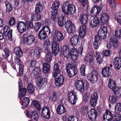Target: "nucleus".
Here are the masks:
<instances>
[{"label": "nucleus", "mask_w": 121, "mask_h": 121, "mask_svg": "<svg viewBox=\"0 0 121 121\" xmlns=\"http://www.w3.org/2000/svg\"><path fill=\"white\" fill-rule=\"evenodd\" d=\"M64 78L61 75H60L57 78H55V84L57 86L60 87L63 84Z\"/></svg>", "instance_id": "nucleus-24"}, {"label": "nucleus", "mask_w": 121, "mask_h": 121, "mask_svg": "<svg viewBox=\"0 0 121 121\" xmlns=\"http://www.w3.org/2000/svg\"><path fill=\"white\" fill-rule=\"evenodd\" d=\"M86 26L83 25L79 28V34L81 37L82 38L84 37L86 34Z\"/></svg>", "instance_id": "nucleus-30"}, {"label": "nucleus", "mask_w": 121, "mask_h": 121, "mask_svg": "<svg viewBox=\"0 0 121 121\" xmlns=\"http://www.w3.org/2000/svg\"><path fill=\"white\" fill-rule=\"evenodd\" d=\"M115 36L119 38H121V29L116 30L115 31Z\"/></svg>", "instance_id": "nucleus-60"}, {"label": "nucleus", "mask_w": 121, "mask_h": 121, "mask_svg": "<svg viewBox=\"0 0 121 121\" xmlns=\"http://www.w3.org/2000/svg\"><path fill=\"white\" fill-rule=\"evenodd\" d=\"M86 65H82L80 67V71L82 75L83 76H85V71Z\"/></svg>", "instance_id": "nucleus-49"}, {"label": "nucleus", "mask_w": 121, "mask_h": 121, "mask_svg": "<svg viewBox=\"0 0 121 121\" xmlns=\"http://www.w3.org/2000/svg\"><path fill=\"white\" fill-rule=\"evenodd\" d=\"M19 89V97L21 100L22 99V98L24 96L26 93V88H23L20 90V88L22 87V83L21 80L20 79L18 83Z\"/></svg>", "instance_id": "nucleus-12"}, {"label": "nucleus", "mask_w": 121, "mask_h": 121, "mask_svg": "<svg viewBox=\"0 0 121 121\" xmlns=\"http://www.w3.org/2000/svg\"><path fill=\"white\" fill-rule=\"evenodd\" d=\"M119 112H117L113 117V121H119L121 120V115Z\"/></svg>", "instance_id": "nucleus-45"}, {"label": "nucleus", "mask_w": 121, "mask_h": 121, "mask_svg": "<svg viewBox=\"0 0 121 121\" xmlns=\"http://www.w3.org/2000/svg\"><path fill=\"white\" fill-rule=\"evenodd\" d=\"M26 115L28 117L30 118L32 120H34L35 121H37L38 119V115L37 112L35 110L33 111L31 113L27 112Z\"/></svg>", "instance_id": "nucleus-16"}, {"label": "nucleus", "mask_w": 121, "mask_h": 121, "mask_svg": "<svg viewBox=\"0 0 121 121\" xmlns=\"http://www.w3.org/2000/svg\"><path fill=\"white\" fill-rule=\"evenodd\" d=\"M14 52L16 55L19 57H21L23 56L22 52L19 47H16L15 48Z\"/></svg>", "instance_id": "nucleus-37"}, {"label": "nucleus", "mask_w": 121, "mask_h": 121, "mask_svg": "<svg viewBox=\"0 0 121 121\" xmlns=\"http://www.w3.org/2000/svg\"><path fill=\"white\" fill-rule=\"evenodd\" d=\"M103 58V56L101 53L99 56L96 57V60L97 62L99 64H101L102 62V59Z\"/></svg>", "instance_id": "nucleus-55"}, {"label": "nucleus", "mask_w": 121, "mask_h": 121, "mask_svg": "<svg viewBox=\"0 0 121 121\" xmlns=\"http://www.w3.org/2000/svg\"><path fill=\"white\" fill-rule=\"evenodd\" d=\"M14 61L15 63L17 65H19V72L20 75L23 74V65L22 63L19 58L16 57L14 59Z\"/></svg>", "instance_id": "nucleus-19"}, {"label": "nucleus", "mask_w": 121, "mask_h": 121, "mask_svg": "<svg viewBox=\"0 0 121 121\" xmlns=\"http://www.w3.org/2000/svg\"><path fill=\"white\" fill-rule=\"evenodd\" d=\"M67 67H66V69L67 71V74L68 76L70 77H72L74 76V74H72V72L70 71V70L69 69H67Z\"/></svg>", "instance_id": "nucleus-63"}, {"label": "nucleus", "mask_w": 121, "mask_h": 121, "mask_svg": "<svg viewBox=\"0 0 121 121\" xmlns=\"http://www.w3.org/2000/svg\"><path fill=\"white\" fill-rule=\"evenodd\" d=\"M43 9V7L42 4L38 2L36 4L35 7V13H38L41 12Z\"/></svg>", "instance_id": "nucleus-36"}, {"label": "nucleus", "mask_w": 121, "mask_h": 121, "mask_svg": "<svg viewBox=\"0 0 121 121\" xmlns=\"http://www.w3.org/2000/svg\"><path fill=\"white\" fill-rule=\"evenodd\" d=\"M118 41L114 36H112L110 39L109 42L107 44V47L110 49L112 46L116 47L118 45Z\"/></svg>", "instance_id": "nucleus-11"}, {"label": "nucleus", "mask_w": 121, "mask_h": 121, "mask_svg": "<svg viewBox=\"0 0 121 121\" xmlns=\"http://www.w3.org/2000/svg\"><path fill=\"white\" fill-rule=\"evenodd\" d=\"M22 104L23 106H26L29 103L30 100L27 97H25L23 99L22 98Z\"/></svg>", "instance_id": "nucleus-46"}, {"label": "nucleus", "mask_w": 121, "mask_h": 121, "mask_svg": "<svg viewBox=\"0 0 121 121\" xmlns=\"http://www.w3.org/2000/svg\"><path fill=\"white\" fill-rule=\"evenodd\" d=\"M88 15L84 14H82L79 18V20L82 24L84 25L86 24L88 22Z\"/></svg>", "instance_id": "nucleus-29"}, {"label": "nucleus", "mask_w": 121, "mask_h": 121, "mask_svg": "<svg viewBox=\"0 0 121 121\" xmlns=\"http://www.w3.org/2000/svg\"><path fill=\"white\" fill-rule=\"evenodd\" d=\"M70 71L72 73V74H74V75H76L77 73L78 69L76 67H73L69 69Z\"/></svg>", "instance_id": "nucleus-54"}, {"label": "nucleus", "mask_w": 121, "mask_h": 121, "mask_svg": "<svg viewBox=\"0 0 121 121\" xmlns=\"http://www.w3.org/2000/svg\"><path fill=\"white\" fill-rule=\"evenodd\" d=\"M100 21L98 17L94 18L90 22V25L92 27H95L98 26L99 24Z\"/></svg>", "instance_id": "nucleus-27"}, {"label": "nucleus", "mask_w": 121, "mask_h": 121, "mask_svg": "<svg viewBox=\"0 0 121 121\" xmlns=\"http://www.w3.org/2000/svg\"><path fill=\"white\" fill-rule=\"evenodd\" d=\"M34 106H35L38 110L41 109V107L40 104L36 100H34L33 102Z\"/></svg>", "instance_id": "nucleus-51"}, {"label": "nucleus", "mask_w": 121, "mask_h": 121, "mask_svg": "<svg viewBox=\"0 0 121 121\" xmlns=\"http://www.w3.org/2000/svg\"><path fill=\"white\" fill-rule=\"evenodd\" d=\"M26 23L22 21H19L17 23V27L20 33H22L26 31Z\"/></svg>", "instance_id": "nucleus-8"}, {"label": "nucleus", "mask_w": 121, "mask_h": 121, "mask_svg": "<svg viewBox=\"0 0 121 121\" xmlns=\"http://www.w3.org/2000/svg\"><path fill=\"white\" fill-rule=\"evenodd\" d=\"M101 39L98 36H95L93 45L95 49H98L101 43Z\"/></svg>", "instance_id": "nucleus-31"}, {"label": "nucleus", "mask_w": 121, "mask_h": 121, "mask_svg": "<svg viewBox=\"0 0 121 121\" xmlns=\"http://www.w3.org/2000/svg\"><path fill=\"white\" fill-rule=\"evenodd\" d=\"M52 54L50 52H48L46 54L45 57V61L48 63H50L52 58Z\"/></svg>", "instance_id": "nucleus-41"}, {"label": "nucleus", "mask_w": 121, "mask_h": 121, "mask_svg": "<svg viewBox=\"0 0 121 121\" xmlns=\"http://www.w3.org/2000/svg\"><path fill=\"white\" fill-rule=\"evenodd\" d=\"M101 8L99 7H94L91 9L90 11V14L92 16H96L99 13Z\"/></svg>", "instance_id": "nucleus-21"}, {"label": "nucleus", "mask_w": 121, "mask_h": 121, "mask_svg": "<svg viewBox=\"0 0 121 121\" xmlns=\"http://www.w3.org/2000/svg\"><path fill=\"white\" fill-rule=\"evenodd\" d=\"M91 96L90 104L92 106L94 107L97 104L98 96L97 93L95 92H94L92 93Z\"/></svg>", "instance_id": "nucleus-10"}, {"label": "nucleus", "mask_w": 121, "mask_h": 121, "mask_svg": "<svg viewBox=\"0 0 121 121\" xmlns=\"http://www.w3.org/2000/svg\"><path fill=\"white\" fill-rule=\"evenodd\" d=\"M15 21L13 17H11L9 21V24L10 26L13 25L15 24Z\"/></svg>", "instance_id": "nucleus-62"}, {"label": "nucleus", "mask_w": 121, "mask_h": 121, "mask_svg": "<svg viewBox=\"0 0 121 121\" xmlns=\"http://www.w3.org/2000/svg\"><path fill=\"white\" fill-rule=\"evenodd\" d=\"M115 95L117 97H119L121 96V93L120 92V90L119 88H118L117 89L113 91Z\"/></svg>", "instance_id": "nucleus-58"}, {"label": "nucleus", "mask_w": 121, "mask_h": 121, "mask_svg": "<svg viewBox=\"0 0 121 121\" xmlns=\"http://www.w3.org/2000/svg\"><path fill=\"white\" fill-rule=\"evenodd\" d=\"M109 100L110 102L112 104H115L117 101V99L116 97L114 95L110 96L109 97Z\"/></svg>", "instance_id": "nucleus-48"}, {"label": "nucleus", "mask_w": 121, "mask_h": 121, "mask_svg": "<svg viewBox=\"0 0 121 121\" xmlns=\"http://www.w3.org/2000/svg\"><path fill=\"white\" fill-rule=\"evenodd\" d=\"M68 99L69 102L71 104L74 105L76 104L77 98L74 91H72L68 92Z\"/></svg>", "instance_id": "nucleus-3"}, {"label": "nucleus", "mask_w": 121, "mask_h": 121, "mask_svg": "<svg viewBox=\"0 0 121 121\" xmlns=\"http://www.w3.org/2000/svg\"><path fill=\"white\" fill-rule=\"evenodd\" d=\"M54 13H55V14H54V13H52V14L51 18L52 19L55 21L57 20L58 16L57 15L56 13V11H54Z\"/></svg>", "instance_id": "nucleus-61"}, {"label": "nucleus", "mask_w": 121, "mask_h": 121, "mask_svg": "<svg viewBox=\"0 0 121 121\" xmlns=\"http://www.w3.org/2000/svg\"><path fill=\"white\" fill-rule=\"evenodd\" d=\"M43 71L44 73L47 74L49 73L50 65L46 63H43Z\"/></svg>", "instance_id": "nucleus-33"}, {"label": "nucleus", "mask_w": 121, "mask_h": 121, "mask_svg": "<svg viewBox=\"0 0 121 121\" xmlns=\"http://www.w3.org/2000/svg\"><path fill=\"white\" fill-rule=\"evenodd\" d=\"M76 7L73 4L69 5L67 8V11L65 12V14H71L76 12Z\"/></svg>", "instance_id": "nucleus-25"}, {"label": "nucleus", "mask_w": 121, "mask_h": 121, "mask_svg": "<svg viewBox=\"0 0 121 121\" xmlns=\"http://www.w3.org/2000/svg\"><path fill=\"white\" fill-rule=\"evenodd\" d=\"M88 115L91 121H95L96 120L97 117V112L95 109H91L88 112Z\"/></svg>", "instance_id": "nucleus-15"}, {"label": "nucleus", "mask_w": 121, "mask_h": 121, "mask_svg": "<svg viewBox=\"0 0 121 121\" xmlns=\"http://www.w3.org/2000/svg\"><path fill=\"white\" fill-rule=\"evenodd\" d=\"M35 37L33 35H29L26 38L23 37L22 41L23 43L26 42L28 45H30L34 42L35 40Z\"/></svg>", "instance_id": "nucleus-14"}, {"label": "nucleus", "mask_w": 121, "mask_h": 121, "mask_svg": "<svg viewBox=\"0 0 121 121\" xmlns=\"http://www.w3.org/2000/svg\"><path fill=\"white\" fill-rule=\"evenodd\" d=\"M109 87L113 91H115L117 88L116 83L112 79H109L108 83Z\"/></svg>", "instance_id": "nucleus-32"}, {"label": "nucleus", "mask_w": 121, "mask_h": 121, "mask_svg": "<svg viewBox=\"0 0 121 121\" xmlns=\"http://www.w3.org/2000/svg\"><path fill=\"white\" fill-rule=\"evenodd\" d=\"M35 78L36 83L39 89H40L44 84L45 79L41 77L40 75L37 77H35Z\"/></svg>", "instance_id": "nucleus-20"}, {"label": "nucleus", "mask_w": 121, "mask_h": 121, "mask_svg": "<svg viewBox=\"0 0 121 121\" xmlns=\"http://www.w3.org/2000/svg\"><path fill=\"white\" fill-rule=\"evenodd\" d=\"M41 25V23L39 22H37L35 23L34 28L35 31H37L39 30Z\"/></svg>", "instance_id": "nucleus-57"}, {"label": "nucleus", "mask_w": 121, "mask_h": 121, "mask_svg": "<svg viewBox=\"0 0 121 121\" xmlns=\"http://www.w3.org/2000/svg\"><path fill=\"white\" fill-rule=\"evenodd\" d=\"M52 50L53 53L55 55H56L58 52L59 50V43L57 42L53 41L52 42Z\"/></svg>", "instance_id": "nucleus-22"}, {"label": "nucleus", "mask_w": 121, "mask_h": 121, "mask_svg": "<svg viewBox=\"0 0 121 121\" xmlns=\"http://www.w3.org/2000/svg\"><path fill=\"white\" fill-rule=\"evenodd\" d=\"M53 39L56 42H61L63 40L64 37L63 34L59 31H56L53 34Z\"/></svg>", "instance_id": "nucleus-4"}, {"label": "nucleus", "mask_w": 121, "mask_h": 121, "mask_svg": "<svg viewBox=\"0 0 121 121\" xmlns=\"http://www.w3.org/2000/svg\"><path fill=\"white\" fill-rule=\"evenodd\" d=\"M51 100L54 102L56 101L57 100V96L56 94L53 93L51 98Z\"/></svg>", "instance_id": "nucleus-59"}, {"label": "nucleus", "mask_w": 121, "mask_h": 121, "mask_svg": "<svg viewBox=\"0 0 121 121\" xmlns=\"http://www.w3.org/2000/svg\"><path fill=\"white\" fill-rule=\"evenodd\" d=\"M109 67L104 68L102 70V73L104 77H108L109 76L111 73L110 72Z\"/></svg>", "instance_id": "nucleus-34"}, {"label": "nucleus", "mask_w": 121, "mask_h": 121, "mask_svg": "<svg viewBox=\"0 0 121 121\" xmlns=\"http://www.w3.org/2000/svg\"><path fill=\"white\" fill-rule=\"evenodd\" d=\"M40 68L38 67H35L34 69L32 70V74L35 77H37L38 76L40 75Z\"/></svg>", "instance_id": "nucleus-40"}, {"label": "nucleus", "mask_w": 121, "mask_h": 121, "mask_svg": "<svg viewBox=\"0 0 121 121\" xmlns=\"http://www.w3.org/2000/svg\"><path fill=\"white\" fill-rule=\"evenodd\" d=\"M103 55L106 56H108L110 55V51L109 50H104L103 52Z\"/></svg>", "instance_id": "nucleus-64"}, {"label": "nucleus", "mask_w": 121, "mask_h": 121, "mask_svg": "<svg viewBox=\"0 0 121 121\" xmlns=\"http://www.w3.org/2000/svg\"><path fill=\"white\" fill-rule=\"evenodd\" d=\"M109 19L108 15L106 13L103 14L100 18V20L102 24H107Z\"/></svg>", "instance_id": "nucleus-28"}, {"label": "nucleus", "mask_w": 121, "mask_h": 121, "mask_svg": "<svg viewBox=\"0 0 121 121\" xmlns=\"http://www.w3.org/2000/svg\"><path fill=\"white\" fill-rule=\"evenodd\" d=\"M3 34L7 36L8 39L11 41L12 40V30H10L8 26H5L3 29Z\"/></svg>", "instance_id": "nucleus-13"}, {"label": "nucleus", "mask_w": 121, "mask_h": 121, "mask_svg": "<svg viewBox=\"0 0 121 121\" xmlns=\"http://www.w3.org/2000/svg\"><path fill=\"white\" fill-rule=\"evenodd\" d=\"M65 27L67 32L69 33H73L75 30L74 24L70 21H68L66 22Z\"/></svg>", "instance_id": "nucleus-7"}, {"label": "nucleus", "mask_w": 121, "mask_h": 121, "mask_svg": "<svg viewBox=\"0 0 121 121\" xmlns=\"http://www.w3.org/2000/svg\"><path fill=\"white\" fill-rule=\"evenodd\" d=\"M41 115L42 117L46 118L48 119L50 118V111L48 107H45L42 109Z\"/></svg>", "instance_id": "nucleus-18"}, {"label": "nucleus", "mask_w": 121, "mask_h": 121, "mask_svg": "<svg viewBox=\"0 0 121 121\" xmlns=\"http://www.w3.org/2000/svg\"><path fill=\"white\" fill-rule=\"evenodd\" d=\"M121 112V103H117L115 106V112Z\"/></svg>", "instance_id": "nucleus-47"}, {"label": "nucleus", "mask_w": 121, "mask_h": 121, "mask_svg": "<svg viewBox=\"0 0 121 121\" xmlns=\"http://www.w3.org/2000/svg\"><path fill=\"white\" fill-rule=\"evenodd\" d=\"M60 2L58 1H55L53 2L52 8L53 10H57L59 8Z\"/></svg>", "instance_id": "nucleus-39"}, {"label": "nucleus", "mask_w": 121, "mask_h": 121, "mask_svg": "<svg viewBox=\"0 0 121 121\" xmlns=\"http://www.w3.org/2000/svg\"><path fill=\"white\" fill-rule=\"evenodd\" d=\"M75 85L77 89L80 92H83L84 91V83L82 80H78L75 82Z\"/></svg>", "instance_id": "nucleus-9"}, {"label": "nucleus", "mask_w": 121, "mask_h": 121, "mask_svg": "<svg viewBox=\"0 0 121 121\" xmlns=\"http://www.w3.org/2000/svg\"><path fill=\"white\" fill-rule=\"evenodd\" d=\"M78 119L77 117L73 116H70L69 117L68 121H78Z\"/></svg>", "instance_id": "nucleus-56"}, {"label": "nucleus", "mask_w": 121, "mask_h": 121, "mask_svg": "<svg viewBox=\"0 0 121 121\" xmlns=\"http://www.w3.org/2000/svg\"><path fill=\"white\" fill-rule=\"evenodd\" d=\"M107 31V27L104 26H102L98 31V35L96 36H98L101 39H104L106 37Z\"/></svg>", "instance_id": "nucleus-6"}, {"label": "nucleus", "mask_w": 121, "mask_h": 121, "mask_svg": "<svg viewBox=\"0 0 121 121\" xmlns=\"http://www.w3.org/2000/svg\"><path fill=\"white\" fill-rule=\"evenodd\" d=\"M6 7V12L7 13H10L12 10L13 6L8 1H6L5 2Z\"/></svg>", "instance_id": "nucleus-38"}, {"label": "nucleus", "mask_w": 121, "mask_h": 121, "mask_svg": "<svg viewBox=\"0 0 121 121\" xmlns=\"http://www.w3.org/2000/svg\"><path fill=\"white\" fill-rule=\"evenodd\" d=\"M93 57L90 54L86 55L84 58V60L85 61H88L89 62L90 65H92L93 64Z\"/></svg>", "instance_id": "nucleus-42"}, {"label": "nucleus", "mask_w": 121, "mask_h": 121, "mask_svg": "<svg viewBox=\"0 0 121 121\" xmlns=\"http://www.w3.org/2000/svg\"><path fill=\"white\" fill-rule=\"evenodd\" d=\"M66 109L63 105H60L58 107L56 111L57 113L59 114H63L65 112Z\"/></svg>", "instance_id": "nucleus-35"}, {"label": "nucleus", "mask_w": 121, "mask_h": 121, "mask_svg": "<svg viewBox=\"0 0 121 121\" xmlns=\"http://www.w3.org/2000/svg\"><path fill=\"white\" fill-rule=\"evenodd\" d=\"M70 49L69 47L66 45H64L63 48V55L65 57H68L69 55L78 54V52L77 49L73 48L70 52Z\"/></svg>", "instance_id": "nucleus-1"}, {"label": "nucleus", "mask_w": 121, "mask_h": 121, "mask_svg": "<svg viewBox=\"0 0 121 121\" xmlns=\"http://www.w3.org/2000/svg\"><path fill=\"white\" fill-rule=\"evenodd\" d=\"M99 76L98 73L95 71L88 74L87 78L88 80L92 83L97 81Z\"/></svg>", "instance_id": "nucleus-5"}, {"label": "nucleus", "mask_w": 121, "mask_h": 121, "mask_svg": "<svg viewBox=\"0 0 121 121\" xmlns=\"http://www.w3.org/2000/svg\"><path fill=\"white\" fill-rule=\"evenodd\" d=\"M103 117L104 120L106 121H111L113 120V114L109 110H106L103 116Z\"/></svg>", "instance_id": "nucleus-17"}, {"label": "nucleus", "mask_w": 121, "mask_h": 121, "mask_svg": "<svg viewBox=\"0 0 121 121\" xmlns=\"http://www.w3.org/2000/svg\"><path fill=\"white\" fill-rule=\"evenodd\" d=\"M41 51V48L39 47H37L35 49L34 51V54L37 58H38L39 57Z\"/></svg>", "instance_id": "nucleus-43"}, {"label": "nucleus", "mask_w": 121, "mask_h": 121, "mask_svg": "<svg viewBox=\"0 0 121 121\" xmlns=\"http://www.w3.org/2000/svg\"><path fill=\"white\" fill-rule=\"evenodd\" d=\"M50 30L49 27L46 26L43 27L40 31L38 34L39 38L42 40L45 39L48 35L50 33Z\"/></svg>", "instance_id": "nucleus-2"}, {"label": "nucleus", "mask_w": 121, "mask_h": 121, "mask_svg": "<svg viewBox=\"0 0 121 121\" xmlns=\"http://www.w3.org/2000/svg\"><path fill=\"white\" fill-rule=\"evenodd\" d=\"M110 7L112 9H114L116 7L115 1L114 0H108Z\"/></svg>", "instance_id": "nucleus-53"}, {"label": "nucleus", "mask_w": 121, "mask_h": 121, "mask_svg": "<svg viewBox=\"0 0 121 121\" xmlns=\"http://www.w3.org/2000/svg\"><path fill=\"white\" fill-rule=\"evenodd\" d=\"M80 38L78 35H74L72 37L70 40V42L71 45L73 46L76 45L78 42H80Z\"/></svg>", "instance_id": "nucleus-23"}, {"label": "nucleus", "mask_w": 121, "mask_h": 121, "mask_svg": "<svg viewBox=\"0 0 121 121\" xmlns=\"http://www.w3.org/2000/svg\"><path fill=\"white\" fill-rule=\"evenodd\" d=\"M65 20V17H64L62 16L59 18L58 22V24L59 26H62Z\"/></svg>", "instance_id": "nucleus-44"}, {"label": "nucleus", "mask_w": 121, "mask_h": 121, "mask_svg": "<svg viewBox=\"0 0 121 121\" xmlns=\"http://www.w3.org/2000/svg\"><path fill=\"white\" fill-rule=\"evenodd\" d=\"M50 44L49 41L48 40H45L44 43V48L46 50H48Z\"/></svg>", "instance_id": "nucleus-52"}, {"label": "nucleus", "mask_w": 121, "mask_h": 121, "mask_svg": "<svg viewBox=\"0 0 121 121\" xmlns=\"http://www.w3.org/2000/svg\"><path fill=\"white\" fill-rule=\"evenodd\" d=\"M113 62L116 69H119L121 67V58L120 57L115 58L113 60Z\"/></svg>", "instance_id": "nucleus-26"}, {"label": "nucleus", "mask_w": 121, "mask_h": 121, "mask_svg": "<svg viewBox=\"0 0 121 121\" xmlns=\"http://www.w3.org/2000/svg\"><path fill=\"white\" fill-rule=\"evenodd\" d=\"M27 90L31 94L33 93L34 91V88L33 86L31 84H29L27 86Z\"/></svg>", "instance_id": "nucleus-50"}]
</instances>
